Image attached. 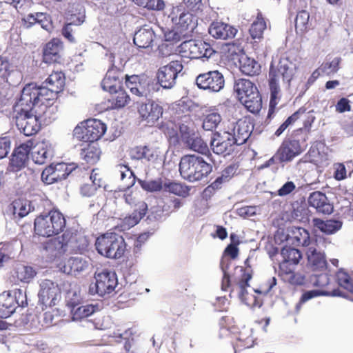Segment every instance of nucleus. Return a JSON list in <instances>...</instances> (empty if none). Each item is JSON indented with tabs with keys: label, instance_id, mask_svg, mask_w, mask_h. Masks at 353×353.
Instances as JSON below:
<instances>
[{
	"label": "nucleus",
	"instance_id": "nucleus-1",
	"mask_svg": "<svg viewBox=\"0 0 353 353\" xmlns=\"http://www.w3.org/2000/svg\"><path fill=\"white\" fill-rule=\"evenodd\" d=\"M296 70V63L288 57L281 58L276 67L271 65L269 72V85L270 89V110L277 105L278 100L281 97L280 78H282L283 82L287 86H289Z\"/></svg>",
	"mask_w": 353,
	"mask_h": 353
},
{
	"label": "nucleus",
	"instance_id": "nucleus-2",
	"mask_svg": "<svg viewBox=\"0 0 353 353\" xmlns=\"http://www.w3.org/2000/svg\"><path fill=\"white\" fill-rule=\"evenodd\" d=\"M50 101L43 92L41 85L36 83H28L21 90V96L14 105V111L39 110L43 113L48 110L46 103Z\"/></svg>",
	"mask_w": 353,
	"mask_h": 353
},
{
	"label": "nucleus",
	"instance_id": "nucleus-3",
	"mask_svg": "<svg viewBox=\"0 0 353 353\" xmlns=\"http://www.w3.org/2000/svg\"><path fill=\"white\" fill-rule=\"evenodd\" d=\"M212 170V165L197 155H185L181 158L179 163L181 176L190 182L202 180L208 176Z\"/></svg>",
	"mask_w": 353,
	"mask_h": 353
},
{
	"label": "nucleus",
	"instance_id": "nucleus-4",
	"mask_svg": "<svg viewBox=\"0 0 353 353\" xmlns=\"http://www.w3.org/2000/svg\"><path fill=\"white\" fill-rule=\"evenodd\" d=\"M65 226V218L57 210L41 214L34 220V231L37 234L43 236L57 235L63 231Z\"/></svg>",
	"mask_w": 353,
	"mask_h": 353
},
{
	"label": "nucleus",
	"instance_id": "nucleus-5",
	"mask_svg": "<svg viewBox=\"0 0 353 353\" xmlns=\"http://www.w3.org/2000/svg\"><path fill=\"white\" fill-rule=\"evenodd\" d=\"M95 246L101 256L119 259L123 255L126 245L121 236L116 233H106L97 239Z\"/></svg>",
	"mask_w": 353,
	"mask_h": 353
},
{
	"label": "nucleus",
	"instance_id": "nucleus-6",
	"mask_svg": "<svg viewBox=\"0 0 353 353\" xmlns=\"http://www.w3.org/2000/svg\"><path fill=\"white\" fill-rule=\"evenodd\" d=\"M16 125L26 136L35 134L40 129L43 112L39 110L15 111Z\"/></svg>",
	"mask_w": 353,
	"mask_h": 353
},
{
	"label": "nucleus",
	"instance_id": "nucleus-7",
	"mask_svg": "<svg viewBox=\"0 0 353 353\" xmlns=\"http://www.w3.org/2000/svg\"><path fill=\"white\" fill-rule=\"evenodd\" d=\"M95 282L92 283L88 289L91 295L98 294L99 296H104L114 291L117 287V277L115 272L109 270H103L101 272H95Z\"/></svg>",
	"mask_w": 353,
	"mask_h": 353
},
{
	"label": "nucleus",
	"instance_id": "nucleus-8",
	"mask_svg": "<svg viewBox=\"0 0 353 353\" xmlns=\"http://www.w3.org/2000/svg\"><path fill=\"white\" fill-rule=\"evenodd\" d=\"M76 239V236L69 232L64 233L61 236L50 239L44 244L45 254L50 259H53L66 252L74 251L76 248L74 245Z\"/></svg>",
	"mask_w": 353,
	"mask_h": 353
},
{
	"label": "nucleus",
	"instance_id": "nucleus-9",
	"mask_svg": "<svg viewBox=\"0 0 353 353\" xmlns=\"http://www.w3.org/2000/svg\"><path fill=\"white\" fill-rule=\"evenodd\" d=\"M178 48V52L183 57L191 59L209 58L215 52L208 43L201 40L185 41Z\"/></svg>",
	"mask_w": 353,
	"mask_h": 353
},
{
	"label": "nucleus",
	"instance_id": "nucleus-10",
	"mask_svg": "<svg viewBox=\"0 0 353 353\" xmlns=\"http://www.w3.org/2000/svg\"><path fill=\"white\" fill-rule=\"evenodd\" d=\"M196 83L200 89L210 92H218L223 88L225 80L220 72L213 70L198 75Z\"/></svg>",
	"mask_w": 353,
	"mask_h": 353
},
{
	"label": "nucleus",
	"instance_id": "nucleus-11",
	"mask_svg": "<svg viewBox=\"0 0 353 353\" xmlns=\"http://www.w3.org/2000/svg\"><path fill=\"white\" fill-rule=\"evenodd\" d=\"M183 68L181 61H172L160 68L157 72V79L161 86L166 89L172 88L176 83L178 74Z\"/></svg>",
	"mask_w": 353,
	"mask_h": 353
},
{
	"label": "nucleus",
	"instance_id": "nucleus-12",
	"mask_svg": "<svg viewBox=\"0 0 353 353\" xmlns=\"http://www.w3.org/2000/svg\"><path fill=\"white\" fill-rule=\"evenodd\" d=\"M107 130L106 125L98 119H88L83 127H77L74 133H82L81 139L86 142L94 143Z\"/></svg>",
	"mask_w": 353,
	"mask_h": 353
},
{
	"label": "nucleus",
	"instance_id": "nucleus-13",
	"mask_svg": "<svg viewBox=\"0 0 353 353\" xmlns=\"http://www.w3.org/2000/svg\"><path fill=\"white\" fill-rule=\"evenodd\" d=\"M125 85L132 94L139 97H148L154 90L153 81L145 77L126 76Z\"/></svg>",
	"mask_w": 353,
	"mask_h": 353
},
{
	"label": "nucleus",
	"instance_id": "nucleus-14",
	"mask_svg": "<svg viewBox=\"0 0 353 353\" xmlns=\"http://www.w3.org/2000/svg\"><path fill=\"white\" fill-rule=\"evenodd\" d=\"M235 145L236 143L229 131L214 133L210 141L212 151L223 156L230 154L234 150Z\"/></svg>",
	"mask_w": 353,
	"mask_h": 353
},
{
	"label": "nucleus",
	"instance_id": "nucleus-15",
	"mask_svg": "<svg viewBox=\"0 0 353 353\" xmlns=\"http://www.w3.org/2000/svg\"><path fill=\"white\" fill-rule=\"evenodd\" d=\"M305 138L301 143L296 139L284 141L277 151L276 157L281 162L291 161L294 157L300 155L305 150Z\"/></svg>",
	"mask_w": 353,
	"mask_h": 353
},
{
	"label": "nucleus",
	"instance_id": "nucleus-16",
	"mask_svg": "<svg viewBox=\"0 0 353 353\" xmlns=\"http://www.w3.org/2000/svg\"><path fill=\"white\" fill-rule=\"evenodd\" d=\"M73 168L71 165L64 163L51 164L46 168L41 173V180L46 184L50 185L66 179L72 172Z\"/></svg>",
	"mask_w": 353,
	"mask_h": 353
},
{
	"label": "nucleus",
	"instance_id": "nucleus-17",
	"mask_svg": "<svg viewBox=\"0 0 353 353\" xmlns=\"http://www.w3.org/2000/svg\"><path fill=\"white\" fill-rule=\"evenodd\" d=\"M323 244L321 238L315 239L307 251L309 265L313 270H322L326 268L327 261L320 244Z\"/></svg>",
	"mask_w": 353,
	"mask_h": 353
},
{
	"label": "nucleus",
	"instance_id": "nucleus-18",
	"mask_svg": "<svg viewBox=\"0 0 353 353\" xmlns=\"http://www.w3.org/2000/svg\"><path fill=\"white\" fill-rule=\"evenodd\" d=\"M60 297V290L57 283L50 280H43L40 283L39 292V301L46 306L56 305L57 301Z\"/></svg>",
	"mask_w": 353,
	"mask_h": 353
},
{
	"label": "nucleus",
	"instance_id": "nucleus-19",
	"mask_svg": "<svg viewBox=\"0 0 353 353\" xmlns=\"http://www.w3.org/2000/svg\"><path fill=\"white\" fill-rule=\"evenodd\" d=\"M169 17L181 32L192 30L196 26V20L193 15L179 6L173 8Z\"/></svg>",
	"mask_w": 353,
	"mask_h": 353
},
{
	"label": "nucleus",
	"instance_id": "nucleus-20",
	"mask_svg": "<svg viewBox=\"0 0 353 353\" xmlns=\"http://www.w3.org/2000/svg\"><path fill=\"white\" fill-rule=\"evenodd\" d=\"M64 84V74L61 72H55L49 75L41 87L43 92L47 95V98L50 101L56 97L63 88Z\"/></svg>",
	"mask_w": 353,
	"mask_h": 353
},
{
	"label": "nucleus",
	"instance_id": "nucleus-21",
	"mask_svg": "<svg viewBox=\"0 0 353 353\" xmlns=\"http://www.w3.org/2000/svg\"><path fill=\"white\" fill-rule=\"evenodd\" d=\"M30 154L32 161L39 165L44 164L47 160L54 155V150L52 144L48 141H43L34 145L31 148Z\"/></svg>",
	"mask_w": 353,
	"mask_h": 353
},
{
	"label": "nucleus",
	"instance_id": "nucleus-22",
	"mask_svg": "<svg viewBox=\"0 0 353 353\" xmlns=\"http://www.w3.org/2000/svg\"><path fill=\"white\" fill-rule=\"evenodd\" d=\"M253 125L248 119H239L232 125L230 134L233 137L236 145H240L245 143L250 137Z\"/></svg>",
	"mask_w": 353,
	"mask_h": 353
},
{
	"label": "nucleus",
	"instance_id": "nucleus-23",
	"mask_svg": "<svg viewBox=\"0 0 353 353\" xmlns=\"http://www.w3.org/2000/svg\"><path fill=\"white\" fill-rule=\"evenodd\" d=\"M32 146V140L30 139L20 145L14 150L10 163L13 171L19 170L25 167Z\"/></svg>",
	"mask_w": 353,
	"mask_h": 353
},
{
	"label": "nucleus",
	"instance_id": "nucleus-24",
	"mask_svg": "<svg viewBox=\"0 0 353 353\" xmlns=\"http://www.w3.org/2000/svg\"><path fill=\"white\" fill-rule=\"evenodd\" d=\"M208 32L214 39L226 40L234 38L237 30L228 23L216 21L210 24Z\"/></svg>",
	"mask_w": 353,
	"mask_h": 353
},
{
	"label": "nucleus",
	"instance_id": "nucleus-25",
	"mask_svg": "<svg viewBox=\"0 0 353 353\" xmlns=\"http://www.w3.org/2000/svg\"><path fill=\"white\" fill-rule=\"evenodd\" d=\"M139 113L148 124L152 125L162 116L163 108L156 102L150 101L140 105Z\"/></svg>",
	"mask_w": 353,
	"mask_h": 353
},
{
	"label": "nucleus",
	"instance_id": "nucleus-26",
	"mask_svg": "<svg viewBox=\"0 0 353 353\" xmlns=\"http://www.w3.org/2000/svg\"><path fill=\"white\" fill-rule=\"evenodd\" d=\"M308 203L318 212L323 214H330L333 210V207L329 203L325 194L321 192L311 193L308 198Z\"/></svg>",
	"mask_w": 353,
	"mask_h": 353
},
{
	"label": "nucleus",
	"instance_id": "nucleus-27",
	"mask_svg": "<svg viewBox=\"0 0 353 353\" xmlns=\"http://www.w3.org/2000/svg\"><path fill=\"white\" fill-rule=\"evenodd\" d=\"M146 210V203L145 202H139L138 203V209H135L130 215L125 216L121 221V223L119 224L121 230H128L137 225L145 216Z\"/></svg>",
	"mask_w": 353,
	"mask_h": 353
},
{
	"label": "nucleus",
	"instance_id": "nucleus-28",
	"mask_svg": "<svg viewBox=\"0 0 353 353\" xmlns=\"http://www.w3.org/2000/svg\"><path fill=\"white\" fill-rule=\"evenodd\" d=\"M120 74L121 73L116 68L112 66L110 68L101 82L103 90L112 93L120 89L121 88Z\"/></svg>",
	"mask_w": 353,
	"mask_h": 353
},
{
	"label": "nucleus",
	"instance_id": "nucleus-29",
	"mask_svg": "<svg viewBox=\"0 0 353 353\" xmlns=\"http://www.w3.org/2000/svg\"><path fill=\"white\" fill-rule=\"evenodd\" d=\"M154 38V30L149 26H144L137 30L134 36V43L140 48H146L151 46Z\"/></svg>",
	"mask_w": 353,
	"mask_h": 353
},
{
	"label": "nucleus",
	"instance_id": "nucleus-30",
	"mask_svg": "<svg viewBox=\"0 0 353 353\" xmlns=\"http://www.w3.org/2000/svg\"><path fill=\"white\" fill-rule=\"evenodd\" d=\"M234 90L237 94L240 102L252 94L259 91L257 87L250 80L239 79L235 81Z\"/></svg>",
	"mask_w": 353,
	"mask_h": 353
},
{
	"label": "nucleus",
	"instance_id": "nucleus-31",
	"mask_svg": "<svg viewBox=\"0 0 353 353\" xmlns=\"http://www.w3.org/2000/svg\"><path fill=\"white\" fill-rule=\"evenodd\" d=\"M88 266V263L85 259L77 256L70 258L61 268V270L65 274L77 275L84 271Z\"/></svg>",
	"mask_w": 353,
	"mask_h": 353
},
{
	"label": "nucleus",
	"instance_id": "nucleus-32",
	"mask_svg": "<svg viewBox=\"0 0 353 353\" xmlns=\"http://www.w3.org/2000/svg\"><path fill=\"white\" fill-rule=\"evenodd\" d=\"M288 236L287 240L297 246H308L309 248L311 246L312 243L315 242V240L310 241L309 233L303 228H292L291 234Z\"/></svg>",
	"mask_w": 353,
	"mask_h": 353
},
{
	"label": "nucleus",
	"instance_id": "nucleus-33",
	"mask_svg": "<svg viewBox=\"0 0 353 353\" xmlns=\"http://www.w3.org/2000/svg\"><path fill=\"white\" fill-rule=\"evenodd\" d=\"M241 71L248 76L258 75L261 72V65L254 59L245 54L241 56L239 59Z\"/></svg>",
	"mask_w": 353,
	"mask_h": 353
},
{
	"label": "nucleus",
	"instance_id": "nucleus-34",
	"mask_svg": "<svg viewBox=\"0 0 353 353\" xmlns=\"http://www.w3.org/2000/svg\"><path fill=\"white\" fill-rule=\"evenodd\" d=\"M99 310L100 307L98 304H86L79 305L71 309L70 312L72 321H77L88 318Z\"/></svg>",
	"mask_w": 353,
	"mask_h": 353
},
{
	"label": "nucleus",
	"instance_id": "nucleus-35",
	"mask_svg": "<svg viewBox=\"0 0 353 353\" xmlns=\"http://www.w3.org/2000/svg\"><path fill=\"white\" fill-rule=\"evenodd\" d=\"M236 270H239L241 273V278L236 286V290L241 301L245 304L249 305L248 301V298L247 297L248 295L247 288L250 287L248 283L250 281L252 276L250 273L245 272L242 267L237 268Z\"/></svg>",
	"mask_w": 353,
	"mask_h": 353
},
{
	"label": "nucleus",
	"instance_id": "nucleus-36",
	"mask_svg": "<svg viewBox=\"0 0 353 353\" xmlns=\"http://www.w3.org/2000/svg\"><path fill=\"white\" fill-rule=\"evenodd\" d=\"M62 47V43L58 39H54L48 42L43 50L44 61L48 63L57 61Z\"/></svg>",
	"mask_w": 353,
	"mask_h": 353
},
{
	"label": "nucleus",
	"instance_id": "nucleus-37",
	"mask_svg": "<svg viewBox=\"0 0 353 353\" xmlns=\"http://www.w3.org/2000/svg\"><path fill=\"white\" fill-rule=\"evenodd\" d=\"M313 223L316 228L326 234L336 233L341 228L343 224L342 222L339 220H321L320 219H314Z\"/></svg>",
	"mask_w": 353,
	"mask_h": 353
},
{
	"label": "nucleus",
	"instance_id": "nucleus-38",
	"mask_svg": "<svg viewBox=\"0 0 353 353\" xmlns=\"http://www.w3.org/2000/svg\"><path fill=\"white\" fill-rule=\"evenodd\" d=\"M17 308L15 301L10 294L0 295V318L6 319L13 314Z\"/></svg>",
	"mask_w": 353,
	"mask_h": 353
},
{
	"label": "nucleus",
	"instance_id": "nucleus-39",
	"mask_svg": "<svg viewBox=\"0 0 353 353\" xmlns=\"http://www.w3.org/2000/svg\"><path fill=\"white\" fill-rule=\"evenodd\" d=\"M241 103L248 111L253 114L259 112L262 108V98L259 91H257L245 99H241Z\"/></svg>",
	"mask_w": 353,
	"mask_h": 353
},
{
	"label": "nucleus",
	"instance_id": "nucleus-40",
	"mask_svg": "<svg viewBox=\"0 0 353 353\" xmlns=\"http://www.w3.org/2000/svg\"><path fill=\"white\" fill-rule=\"evenodd\" d=\"M101 150L97 143H92L83 148L81 152V157L88 163L94 164L97 163L100 158Z\"/></svg>",
	"mask_w": 353,
	"mask_h": 353
},
{
	"label": "nucleus",
	"instance_id": "nucleus-41",
	"mask_svg": "<svg viewBox=\"0 0 353 353\" xmlns=\"http://www.w3.org/2000/svg\"><path fill=\"white\" fill-rule=\"evenodd\" d=\"M14 272L17 280L25 283H30L37 274L32 267L23 265H18Z\"/></svg>",
	"mask_w": 353,
	"mask_h": 353
},
{
	"label": "nucleus",
	"instance_id": "nucleus-42",
	"mask_svg": "<svg viewBox=\"0 0 353 353\" xmlns=\"http://www.w3.org/2000/svg\"><path fill=\"white\" fill-rule=\"evenodd\" d=\"M184 143L190 149L199 153L205 154L209 152L207 143L197 135L192 134L190 139H186Z\"/></svg>",
	"mask_w": 353,
	"mask_h": 353
},
{
	"label": "nucleus",
	"instance_id": "nucleus-43",
	"mask_svg": "<svg viewBox=\"0 0 353 353\" xmlns=\"http://www.w3.org/2000/svg\"><path fill=\"white\" fill-rule=\"evenodd\" d=\"M118 170L120 173L121 179L123 183V188L129 189L135 183V177L130 169L125 165H118Z\"/></svg>",
	"mask_w": 353,
	"mask_h": 353
},
{
	"label": "nucleus",
	"instance_id": "nucleus-44",
	"mask_svg": "<svg viewBox=\"0 0 353 353\" xmlns=\"http://www.w3.org/2000/svg\"><path fill=\"white\" fill-rule=\"evenodd\" d=\"M67 305L71 309L76 307L81 304L82 297L80 289L78 286L74 285L67 292L66 296Z\"/></svg>",
	"mask_w": 353,
	"mask_h": 353
},
{
	"label": "nucleus",
	"instance_id": "nucleus-45",
	"mask_svg": "<svg viewBox=\"0 0 353 353\" xmlns=\"http://www.w3.org/2000/svg\"><path fill=\"white\" fill-rule=\"evenodd\" d=\"M111 94L110 101H112V108H120L124 107L128 102L130 98L127 93L121 88Z\"/></svg>",
	"mask_w": 353,
	"mask_h": 353
},
{
	"label": "nucleus",
	"instance_id": "nucleus-46",
	"mask_svg": "<svg viewBox=\"0 0 353 353\" xmlns=\"http://www.w3.org/2000/svg\"><path fill=\"white\" fill-rule=\"evenodd\" d=\"M163 190L180 196L188 195L189 189L187 186L176 182H165Z\"/></svg>",
	"mask_w": 353,
	"mask_h": 353
},
{
	"label": "nucleus",
	"instance_id": "nucleus-47",
	"mask_svg": "<svg viewBox=\"0 0 353 353\" xmlns=\"http://www.w3.org/2000/svg\"><path fill=\"white\" fill-rule=\"evenodd\" d=\"M14 214L23 218L28 215L33 208L28 200L19 199L13 203Z\"/></svg>",
	"mask_w": 353,
	"mask_h": 353
},
{
	"label": "nucleus",
	"instance_id": "nucleus-48",
	"mask_svg": "<svg viewBox=\"0 0 353 353\" xmlns=\"http://www.w3.org/2000/svg\"><path fill=\"white\" fill-rule=\"evenodd\" d=\"M281 256L283 259L287 261L293 265L299 263L301 259V254L299 250L291 247H284L281 250Z\"/></svg>",
	"mask_w": 353,
	"mask_h": 353
},
{
	"label": "nucleus",
	"instance_id": "nucleus-49",
	"mask_svg": "<svg viewBox=\"0 0 353 353\" xmlns=\"http://www.w3.org/2000/svg\"><path fill=\"white\" fill-rule=\"evenodd\" d=\"M221 120V116L218 112H210L204 117L203 128L205 130H212L218 126Z\"/></svg>",
	"mask_w": 353,
	"mask_h": 353
},
{
	"label": "nucleus",
	"instance_id": "nucleus-50",
	"mask_svg": "<svg viewBox=\"0 0 353 353\" xmlns=\"http://www.w3.org/2000/svg\"><path fill=\"white\" fill-rule=\"evenodd\" d=\"M265 28V21L263 18L258 17L250 28V33L252 38L254 39H261Z\"/></svg>",
	"mask_w": 353,
	"mask_h": 353
},
{
	"label": "nucleus",
	"instance_id": "nucleus-51",
	"mask_svg": "<svg viewBox=\"0 0 353 353\" xmlns=\"http://www.w3.org/2000/svg\"><path fill=\"white\" fill-rule=\"evenodd\" d=\"M139 6H141L149 10H161L165 7L163 0H131Z\"/></svg>",
	"mask_w": 353,
	"mask_h": 353
},
{
	"label": "nucleus",
	"instance_id": "nucleus-52",
	"mask_svg": "<svg viewBox=\"0 0 353 353\" xmlns=\"http://www.w3.org/2000/svg\"><path fill=\"white\" fill-rule=\"evenodd\" d=\"M252 329L244 328L239 333L238 340L241 344H237L239 347H243L245 348H250L253 346L254 339L252 336Z\"/></svg>",
	"mask_w": 353,
	"mask_h": 353
},
{
	"label": "nucleus",
	"instance_id": "nucleus-53",
	"mask_svg": "<svg viewBox=\"0 0 353 353\" xmlns=\"http://www.w3.org/2000/svg\"><path fill=\"white\" fill-rule=\"evenodd\" d=\"M305 110L303 108L299 109L296 112H295L293 114L289 117L285 122H283L279 128L275 132V135L279 137L280 136L289 125L294 123L296 120H298L301 114L305 113Z\"/></svg>",
	"mask_w": 353,
	"mask_h": 353
},
{
	"label": "nucleus",
	"instance_id": "nucleus-54",
	"mask_svg": "<svg viewBox=\"0 0 353 353\" xmlns=\"http://www.w3.org/2000/svg\"><path fill=\"white\" fill-rule=\"evenodd\" d=\"M336 276L337 283L341 287L353 293V281L346 272L340 270Z\"/></svg>",
	"mask_w": 353,
	"mask_h": 353
},
{
	"label": "nucleus",
	"instance_id": "nucleus-55",
	"mask_svg": "<svg viewBox=\"0 0 353 353\" xmlns=\"http://www.w3.org/2000/svg\"><path fill=\"white\" fill-rule=\"evenodd\" d=\"M310 19L309 13L305 10L298 12L295 19V28L297 31L303 32L307 28Z\"/></svg>",
	"mask_w": 353,
	"mask_h": 353
},
{
	"label": "nucleus",
	"instance_id": "nucleus-56",
	"mask_svg": "<svg viewBox=\"0 0 353 353\" xmlns=\"http://www.w3.org/2000/svg\"><path fill=\"white\" fill-rule=\"evenodd\" d=\"M140 183L142 188L147 191L154 192L161 190H163V183L160 179L141 181Z\"/></svg>",
	"mask_w": 353,
	"mask_h": 353
},
{
	"label": "nucleus",
	"instance_id": "nucleus-57",
	"mask_svg": "<svg viewBox=\"0 0 353 353\" xmlns=\"http://www.w3.org/2000/svg\"><path fill=\"white\" fill-rule=\"evenodd\" d=\"M236 170L237 166L236 165L232 164L228 165L223 170L221 176L216 179V181L212 183V185L216 186L217 183H221L223 181H228L229 179L234 175Z\"/></svg>",
	"mask_w": 353,
	"mask_h": 353
},
{
	"label": "nucleus",
	"instance_id": "nucleus-58",
	"mask_svg": "<svg viewBox=\"0 0 353 353\" xmlns=\"http://www.w3.org/2000/svg\"><path fill=\"white\" fill-rule=\"evenodd\" d=\"M341 59L336 57L331 62L322 65L320 70L326 74L335 73L339 70Z\"/></svg>",
	"mask_w": 353,
	"mask_h": 353
},
{
	"label": "nucleus",
	"instance_id": "nucleus-59",
	"mask_svg": "<svg viewBox=\"0 0 353 353\" xmlns=\"http://www.w3.org/2000/svg\"><path fill=\"white\" fill-rule=\"evenodd\" d=\"M77 21V22L73 21L72 22L66 24L62 30L63 35L70 42H73L74 41V37L72 34L73 32L72 26H79L83 22V19L80 18H78Z\"/></svg>",
	"mask_w": 353,
	"mask_h": 353
},
{
	"label": "nucleus",
	"instance_id": "nucleus-60",
	"mask_svg": "<svg viewBox=\"0 0 353 353\" xmlns=\"http://www.w3.org/2000/svg\"><path fill=\"white\" fill-rule=\"evenodd\" d=\"M11 149V139L9 137H0V159L6 157Z\"/></svg>",
	"mask_w": 353,
	"mask_h": 353
},
{
	"label": "nucleus",
	"instance_id": "nucleus-61",
	"mask_svg": "<svg viewBox=\"0 0 353 353\" xmlns=\"http://www.w3.org/2000/svg\"><path fill=\"white\" fill-rule=\"evenodd\" d=\"M283 280L292 285H301L304 283L305 277L301 273L292 271L287 274Z\"/></svg>",
	"mask_w": 353,
	"mask_h": 353
},
{
	"label": "nucleus",
	"instance_id": "nucleus-62",
	"mask_svg": "<svg viewBox=\"0 0 353 353\" xmlns=\"http://www.w3.org/2000/svg\"><path fill=\"white\" fill-rule=\"evenodd\" d=\"M327 294H328L327 292L321 291V290H310V291L305 292L301 296L300 303H298L296 305L297 310L299 309L301 303H304V302H305L314 297L318 296L319 295H327Z\"/></svg>",
	"mask_w": 353,
	"mask_h": 353
},
{
	"label": "nucleus",
	"instance_id": "nucleus-63",
	"mask_svg": "<svg viewBox=\"0 0 353 353\" xmlns=\"http://www.w3.org/2000/svg\"><path fill=\"white\" fill-rule=\"evenodd\" d=\"M228 266L229 262L225 263V260H222L221 263V268L223 273V277L221 283V288L223 290H226L230 286V275L228 272Z\"/></svg>",
	"mask_w": 353,
	"mask_h": 353
},
{
	"label": "nucleus",
	"instance_id": "nucleus-64",
	"mask_svg": "<svg viewBox=\"0 0 353 353\" xmlns=\"http://www.w3.org/2000/svg\"><path fill=\"white\" fill-rule=\"evenodd\" d=\"M14 299L15 301V305L17 304L19 306L24 307L28 305L26 293L21 289H17L14 292Z\"/></svg>",
	"mask_w": 353,
	"mask_h": 353
}]
</instances>
